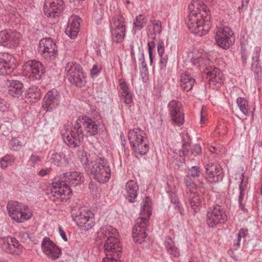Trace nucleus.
Segmentation results:
<instances>
[{"label": "nucleus", "instance_id": "obj_1", "mask_svg": "<svg viewBox=\"0 0 262 262\" xmlns=\"http://www.w3.org/2000/svg\"><path fill=\"white\" fill-rule=\"evenodd\" d=\"M84 179L83 174L79 171H70L62 174L58 180L52 183L50 192H48L49 198L57 203L67 201L72 193L71 187L80 185Z\"/></svg>", "mask_w": 262, "mask_h": 262}, {"label": "nucleus", "instance_id": "obj_2", "mask_svg": "<svg viewBox=\"0 0 262 262\" xmlns=\"http://www.w3.org/2000/svg\"><path fill=\"white\" fill-rule=\"evenodd\" d=\"M84 132L87 136H94L98 132V126L95 121L86 117L77 119L70 129H67L62 134V138L68 146L78 147L83 140Z\"/></svg>", "mask_w": 262, "mask_h": 262}, {"label": "nucleus", "instance_id": "obj_3", "mask_svg": "<svg viewBox=\"0 0 262 262\" xmlns=\"http://www.w3.org/2000/svg\"><path fill=\"white\" fill-rule=\"evenodd\" d=\"M97 234V239L105 241L104 250L106 256L113 255L121 257L122 247L117 237L118 232L116 229L112 226L106 225L101 227Z\"/></svg>", "mask_w": 262, "mask_h": 262}, {"label": "nucleus", "instance_id": "obj_4", "mask_svg": "<svg viewBox=\"0 0 262 262\" xmlns=\"http://www.w3.org/2000/svg\"><path fill=\"white\" fill-rule=\"evenodd\" d=\"M151 211V199L146 196L142 205L140 216L136 219V223L133 228V237L135 243L141 244L146 237V230Z\"/></svg>", "mask_w": 262, "mask_h": 262}, {"label": "nucleus", "instance_id": "obj_5", "mask_svg": "<svg viewBox=\"0 0 262 262\" xmlns=\"http://www.w3.org/2000/svg\"><path fill=\"white\" fill-rule=\"evenodd\" d=\"M210 15L206 12L189 13L186 20L188 29L194 34L203 36L206 34L211 28Z\"/></svg>", "mask_w": 262, "mask_h": 262}, {"label": "nucleus", "instance_id": "obj_6", "mask_svg": "<svg viewBox=\"0 0 262 262\" xmlns=\"http://www.w3.org/2000/svg\"><path fill=\"white\" fill-rule=\"evenodd\" d=\"M86 170L100 183L108 182L111 176L109 164L104 158H98L94 162L89 164Z\"/></svg>", "mask_w": 262, "mask_h": 262}, {"label": "nucleus", "instance_id": "obj_7", "mask_svg": "<svg viewBox=\"0 0 262 262\" xmlns=\"http://www.w3.org/2000/svg\"><path fill=\"white\" fill-rule=\"evenodd\" d=\"M128 138L136 155L142 156L149 150V144L145 132L139 128H134L128 132Z\"/></svg>", "mask_w": 262, "mask_h": 262}, {"label": "nucleus", "instance_id": "obj_8", "mask_svg": "<svg viewBox=\"0 0 262 262\" xmlns=\"http://www.w3.org/2000/svg\"><path fill=\"white\" fill-rule=\"evenodd\" d=\"M65 73L68 80L79 88H82L86 83V77L81 66L74 62H68L65 67Z\"/></svg>", "mask_w": 262, "mask_h": 262}, {"label": "nucleus", "instance_id": "obj_9", "mask_svg": "<svg viewBox=\"0 0 262 262\" xmlns=\"http://www.w3.org/2000/svg\"><path fill=\"white\" fill-rule=\"evenodd\" d=\"M7 208L10 217L18 223L28 220L32 216V212L27 206L16 201L9 202Z\"/></svg>", "mask_w": 262, "mask_h": 262}, {"label": "nucleus", "instance_id": "obj_10", "mask_svg": "<svg viewBox=\"0 0 262 262\" xmlns=\"http://www.w3.org/2000/svg\"><path fill=\"white\" fill-rule=\"evenodd\" d=\"M72 216L73 221L82 230L88 231L94 225V214L88 209L81 208L76 213L73 212Z\"/></svg>", "mask_w": 262, "mask_h": 262}, {"label": "nucleus", "instance_id": "obj_11", "mask_svg": "<svg viewBox=\"0 0 262 262\" xmlns=\"http://www.w3.org/2000/svg\"><path fill=\"white\" fill-rule=\"evenodd\" d=\"M125 19L120 15L114 16L111 20L110 28L111 29L113 40L117 43L121 42L125 36Z\"/></svg>", "mask_w": 262, "mask_h": 262}, {"label": "nucleus", "instance_id": "obj_12", "mask_svg": "<svg viewBox=\"0 0 262 262\" xmlns=\"http://www.w3.org/2000/svg\"><path fill=\"white\" fill-rule=\"evenodd\" d=\"M23 68L24 71L33 81L40 80L45 73L43 65L40 62L35 60H29L25 62Z\"/></svg>", "mask_w": 262, "mask_h": 262}, {"label": "nucleus", "instance_id": "obj_13", "mask_svg": "<svg viewBox=\"0 0 262 262\" xmlns=\"http://www.w3.org/2000/svg\"><path fill=\"white\" fill-rule=\"evenodd\" d=\"M232 30L228 27H219L216 29L215 40L219 46L224 49H229L234 40Z\"/></svg>", "mask_w": 262, "mask_h": 262}, {"label": "nucleus", "instance_id": "obj_14", "mask_svg": "<svg viewBox=\"0 0 262 262\" xmlns=\"http://www.w3.org/2000/svg\"><path fill=\"white\" fill-rule=\"evenodd\" d=\"M227 220V216L225 211L220 206H216L207 212L206 221L210 228H214L217 225L223 224Z\"/></svg>", "mask_w": 262, "mask_h": 262}, {"label": "nucleus", "instance_id": "obj_15", "mask_svg": "<svg viewBox=\"0 0 262 262\" xmlns=\"http://www.w3.org/2000/svg\"><path fill=\"white\" fill-rule=\"evenodd\" d=\"M39 49L42 56L47 60L52 61L58 56V50L52 38H44L39 43Z\"/></svg>", "mask_w": 262, "mask_h": 262}, {"label": "nucleus", "instance_id": "obj_16", "mask_svg": "<svg viewBox=\"0 0 262 262\" xmlns=\"http://www.w3.org/2000/svg\"><path fill=\"white\" fill-rule=\"evenodd\" d=\"M61 101L60 93L55 89L49 91L45 95L42 107L46 112H52L59 105Z\"/></svg>", "mask_w": 262, "mask_h": 262}, {"label": "nucleus", "instance_id": "obj_17", "mask_svg": "<svg viewBox=\"0 0 262 262\" xmlns=\"http://www.w3.org/2000/svg\"><path fill=\"white\" fill-rule=\"evenodd\" d=\"M41 248L42 252L52 260L58 259L61 253V249L48 237L43 238Z\"/></svg>", "mask_w": 262, "mask_h": 262}, {"label": "nucleus", "instance_id": "obj_18", "mask_svg": "<svg viewBox=\"0 0 262 262\" xmlns=\"http://www.w3.org/2000/svg\"><path fill=\"white\" fill-rule=\"evenodd\" d=\"M168 109L171 120L174 123L180 125L184 123V114L181 103L172 100L168 104Z\"/></svg>", "mask_w": 262, "mask_h": 262}, {"label": "nucleus", "instance_id": "obj_19", "mask_svg": "<svg viewBox=\"0 0 262 262\" xmlns=\"http://www.w3.org/2000/svg\"><path fill=\"white\" fill-rule=\"evenodd\" d=\"M62 0H46L43 12L48 17L56 18L63 8Z\"/></svg>", "mask_w": 262, "mask_h": 262}, {"label": "nucleus", "instance_id": "obj_20", "mask_svg": "<svg viewBox=\"0 0 262 262\" xmlns=\"http://www.w3.org/2000/svg\"><path fill=\"white\" fill-rule=\"evenodd\" d=\"M206 177L210 183L217 182L222 180L221 167L216 163H209L206 167Z\"/></svg>", "mask_w": 262, "mask_h": 262}, {"label": "nucleus", "instance_id": "obj_21", "mask_svg": "<svg viewBox=\"0 0 262 262\" xmlns=\"http://www.w3.org/2000/svg\"><path fill=\"white\" fill-rule=\"evenodd\" d=\"M21 35L16 31L3 30L0 32V43L3 46L16 45L18 43Z\"/></svg>", "mask_w": 262, "mask_h": 262}, {"label": "nucleus", "instance_id": "obj_22", "mask_svg": "<svg viewBox=\"0 0 262 262\" xmlns=\"http://www.w3.org/2000/svg\"><path fill=\"white\" fill-rule=\"evenodd\" d=\"M3 249L7 253L19 255L23 252V246L14 237H8L3 244Z\"/></svg>", "mask_w": 262, "mask_h": 262}, {"label": "nucleus", "instance_id": "obj_23", "mask_svg": "<svg viewBox=\"0 0 262 262\" xmlns=\"http://www.w3.org/2000/svg\"><path fill=\"white\" fill-rule=\"evenodd\" d=\"M191 62L196 68H204L210 64V59L207 52L200 49L194 53Z\"/></svg>", "mask_w": 262, "mask_h": 262}, {"label": "nucleus", "instance_id": "obj_24", "mask_svg": "<svg viewBox=\"0 0 262 262\" xmlns=\"http://www.w3.org/2000/svg\"><path fill=\"white\" fill-rule=\"evenodd\" d=\"M207 74L209 84L214 89L220 88L223 83V73L219 69L211 68L210 70L207 72Z\"/></svg>", "mask_w": 262, "mask_h": 262}, {"label": "nucleus", "instance_id": "obj_25", "mask_svg": "<svg viewBox=\"0 0 262 262\" xmlns=\"http://www.w3.org/2000/svg\"><path fill=\"white\" fill-rule=\"evenodd\" d=\"M190 145V140L186 136V139L184 137L182 140V151L184 156L190 158L192 156L196 157L202 154V149L199 144L194 145L191 149H189Z\"/></svg>", "mask_w": 262, "mask_h": 262}, {"label": "nucleus", "instance_id": "obj_26", "mask_svg": "<svg viewBox=\"0 0 262 262\" xmlns=\"http://www.w3.org/2000/svg\"><path fill=\"white\" fill-rule=\"evenodd\" d=\"M139 186L137 183L134 180H129L125 186L124 195L125 198L131 203L135 202L139 192Z\"/></svg>", "mask_w": 262, "mask_h": 262}, {"label": "nucleus", "instance_id": "obj_27", "mask_svg": "<svg viewBox=\"0 0 262 262\" xmlns=\"http://www.w3.org/2000/svg\"><path fill=\"white\" fill-rule=\"evenodd\" d=\"M81 19L77 16H71L66 29V33L71 38H74L79 31Z\"/></svg>", "mask_w": 262, "mask_h": 262}, {"label": "nucleus", "instance_id": "obj_28", "mask_svg": "<svg viewBox=\"0 0 262 262\" xmlns=\"http://www.w3.org/2000/svg\"><path fill=\"white\" fill-rule=\"evenodd\" d=\"M12 56L8 53L0 55V75H6L11 73L12 71L11 65Z\"/></svg>", "mask_w": 262, "mask_h": 262}, {"label": "nucleus", "instance_id": "obj_29", "mask_svg": "<svg viewBox=\"0 0 262 262\" xmlns=\"http://www.w3.org/2000/svg\"><path fill=\"white\" fill-rule=\"evenodd\" d=\"M7 85L8 94L14 97H19L24 91V85L19 81L8 80Z\"/></svg>", "mask_w": 262, "mask_h": 262}, {"label": "nucleus", "instance_id": "obj_30", "mask_svg": "<svg viewBox=\"0 0 262 262\" xmlns=\"http://www.w3.org/2000/svg\"><path fill=\"white\" fill-rule=\"evenodd\" d=\"M164 245L167 254L170 256L171 258H178L180 256V250L175 245L173 240L170 236L165 237Z\"/></svg>", "mask_w": 262, "mask_h": 262}, {"label": "nucleus", "instance_id": "obj_31", "mask_svg": "<svg viewBox=\"0 0 262 262\" xmlns=\"http://www.w3.org/2000/svg\"><path fill=\"white\" fill-rule=\"evenodd\" d=\"M188 9L190 13L194 12L198 14L206 12L207 14L210 15V11L208 10L207 6L201 0H192L188 5Z\"/></svg>", "mask_w": 262, "mask_h": 262}, {"label": "nucleus", "instance_id": "obj_32", "mask_svg": "<svg viewBox=\"0 0 262 262\" xmlns=\"http://www.w3.org/2000/svg\"><path fill=\"white\" fill-rule=\"evenodd\" d=\"M195 82V79L190 75L182 73L180 76V85L181 88L186 92H188L192 88Z\"/></svg>", "mask_w": 262, "mask_h": 262}, {"label": "nucleus", "instance_id": "obj_33", "mask_svg": "<svg viewBox=\"0 0 262 262\" xmlns=\"http://www.w3.org/2000/svg\"><path fill=\"white\" fill-rule=\"evenodd\" d=\"M186 194L190 207L193 209L194 211H196V209H197L201 204L200 195L195 191H192L191 192H187Z\"/></svg>", "mask_w": 262, "mask_h": 262}, {"label": "nucleus", "instance_id": "obj_34", "mask_svg": "<svg viewBox=\"0 0 262 262\" xmlns=\"http://www.w3.org/2000/svg\"><path fill=\"white\" fill-rule=\"evenodd\" d=\"M236 103L240 111L244 115L246 116L250 115V107L248 101L245 98L238 97L236 100Z\"/></svg>", "mask_w": 262, "mask_h": 262}, {"label": "nucleus", "instance_id": "obj_35", "mask_svg": "<svg viewBox=\"0 0 262 262\" xmlns=\"http://www.w3.org/2000/svg\"><path fill=\"white\" fill-rule=\"evenodd\" d=\"M49 161L52 164L60 166L64 160V156L62 154L57 153L54 151L49 154Z\"/></svg>", "mask_w": 262, "mask_h": 262}, {"label": "nucleus", "instance_id": "obj_36", "mask_svg": "<svg viewBox=\"0 0 262 262\" xmlns=\"http://www.w3.org/2000/svg\"><path fill=\"white\" fill-rule=\"evenodd\" d=\"M41 96V92L40 89L35 86L30 88L26 94V97L31 99L32 101L38 100L40 99Z\"/></svg>", "mask_w": 262, "mask_h": 262}, {"label": "nucleus", "instance_id": "obj_37", "mask_svg": "<svg viewBox=\"0 0 262 262\" xmlns=\"http://www.w3.org/2000/svg\"><path fill=\"white\" fill-rule=\"evenodd\" d=\"M147 18L143 14L136 16L134 21V28L136 30H141L147 23Z\"/></svg>", "mask_w": 262, "mask_h": 262}, {"label": "nucleus", "instance_id": "obj_38", "mask_svg": "<svg viewBox=\"0 0 262 262\" xmlns=\"http://www.w3.org/2000/svg\"><path fill=\"white\" fill-rule=\"evenodd\" d=\"M153 33H151L148 38H151L152 40L156 39V36L161 33L162 31L161 22L159 20H155L152 21Z\"/></svg>", "mask_w": 262, "mask_h": 262}, {"label": "nucleus", "instance_id": "obj_39", "mask_svg": "<svg viewBox=\"0 0 262 262\" xmlns=\"http://www.w3.org/2000/svg\"><path fill=\"white\" fill-rule=\"evenodd\" d=\"M193 178L188 175H186L184 178V183L187 187L186 192H191L194 191L196 188V185L194 182Z\"/></svg>", "mask_w": 262, "mask_h": 262}, {"label": "nucleus", "instance_id": "obj_40", "mask_svg": "<svg viewBox=\"0 0 262 262\" xmlns=\"http://www.w3.org/2000/svg\"><path fill=\"white\" fill-rule=\"evenodd\" d=\"M251 70L254 72L256 79H259L261 76L262 68L259 62H252Z\"/></svg>", "mask_w": 262, "mask_h": 262}, {"label": "nucleus", "instance_id": "obj_41", "mask_svg": "<svg viewBox=\"0 0 262 262\" xmlns=\"http://www.w3.org/2000/svg\"><path fill=\"white\" fill-rule=\"evenodd\" d=\"M14 159L13 156L6 155L0 161V166L2 168H5L14 162Z\"/></svg>", "mask_w": 262, "mask_h": 262}, {"label": "nucleus", "instance_id": "obj_42", "mask_svg": "<svg viewBox=\"0 0 262 262\" xmlns=\"http://www.w3.org/2000/svg\"><path fill=\"white\" fill-rule=\"evenodd\" d=\"M201 173L200 167L199 166H192L188 170L187 175L192 177L193 179L198 178Z\"/></svg>", "mask_w": 262, "mask_h": 262}, {"label": "nucleus", "instance_id": "obj_43", "mask_svg": "<svg viewBox=\"0 0 262 262\" xmlns=\"http://www.w3.org/2000/svg\"><path fill=\"white\" fill-rule=\"evenodd\" d=\"M10 148L14 150H18L22 146L21 142L17 138H12L9 142Z\"/></svg>", "mask_w": 262, "mask_h": 262}, {"label": "nucleus", "instance_id": "obj_44", "mask_svg": "<svg viewBox=\"0 0 262 262\" xmlns=\"http://www.w3.org/2000/svg\"><path fill=\"white\" fill-rule=\"evenodd\" d=\"M119 96L125 104H129L132 103L133 94L131 92L120 94Z\"/></svg>", "mask_w": 262, "mask_h": 262}, {"label": "nucleus", "instance_id": "obj_45", "mask_svg": "<svg viewBox=\"0 0 262 262\" xmlns=\"http://www.w3.org/2000/svg\"><path fill=\"white\" fill-rule=\"evenodd\" d=\"M235 179H239L240 180L239 184V188L240 190V195L239 196V201L241 202L242 201L243 196L242 195V191L244 190V187L243 186V183H244V174L243 173H237L235 174Z\"/></svg>", "mask_w": 262, "mask_h": 262}, {"label": "nucleus", "instance_id": "obj_46", "mask_svg": "<svg viewBox=\"0 0 262 262\" xmlns=\"http://www.w3.org/2000/svg\"><path fill=\"white\" fill-rule=\"evenodd\" d=\"M41 161V158L36 155H32L28 160V165L31 167H35V165Z\"/></svg>", "mask_w": 262, "mask_h": 262}, {"label": "nucleus", "instance_id": "obj_47", "mask_svg": "<svg viewBox=\"0 0 262 262\" xmlns=\"http://www.w3.org/2000/svg\"><path fill=\"white\" fill-rule=\"evenodd\" d=\"M120 91L119 95L130 92L129 90L128 84L123 79H119Z\"/></svg>", "mask_w": 262, "mask_h": 262}, {"label": "nucleus", "instance_id": "obj_48", "mask_svg": "<svg viewBox=\"0 0 262 262\" xmlns=\"http://www.w3.org/2000/svg\"><path fill=\"white\" fill-rule=\"evenodd\" d=\"M101 68L98 64H94L91 70H90V74L92 78H94L96 77L98 74L100 73Z\"/></svg>", "mask_w": 262, "mask_h": 262}, {"label": "nucleus", "instance_id": "obj_49", "mask_svg": "<svg viewBox=\"0 0 262 262\" xmlns=\"http://www.w3.org/2000/svg\"><path fill=\"white\" fill-rule=\"evenodd\" d=\"M260 52V48L258 47H255L254 49L252 56V62H259V56Z\"/></svg>", "mask_w": 262, "mask_h": 262}, {"label": "nucleus", "instance_id": "obj_50", "mask_svg": "<svg viewBox=\"0 0 262 262\" xmlns=\"http://www.w3.org/2000/svg\"><path fill=\"white\" fill-rule=\"evenodd\" d=\"M160 69L161 70H164L167 64L168 58L167 55L160 56Z\"/></svg>", "mask_w": 262, "mask_h": 262}, {"label": "nucleus", "instance_id": "obj_51", "mask_svg": "<svg viewBox=\"0 0 262 262\" xmlns=\"http://www.w3.org/2000/svg\"><path fill=\"white\" fill-rule=\"evenodd\" d=\"M157 51L159 56L164 55V43L162 40H160L158 41L157 45Z\"/></svg>", "mask_w": 262, "mask_h": 262}, {"label": "nucleus", "instance_id": "obj_52", "mask_svg": "<svg viewBox=\"0 0 262 262\" xmlns=\"http://www.w3.org/2000/svg\"><path fill=\"white\" fill-rule=\"evenodd\" d=\"M120 257H117L116 255L106 256L104 257L102 262H121L119 259Z\"/></svg>", "mask_w": 262, "mask_h": 262}, {"label": "nucleus", "instance_id": "obj_53", "mask_svg": "<svg viewBox=\"0 0 262 262\" xmlns=\"http://www.w3.org/2000/svg\"><path fill=\"white\" fill-rule=\"evenodd\" d=\"M140 75L143 82H146L148 79V69L140 70Z\"/></svg>", "mask_w": 262, "mask_h": 262}, {"label": "nucleus", "instance_id": "obj_54", "mask_svg": "<svg viewBox=\"0 0 262 262\" xmlns=\"http://www.w3.org/2000/svg\"><path fill=\"white\" fill-rule=\"evenodd\" d=\"M19 237L21 242L25 243L27 242L28 241L30 240V237L29 234L27 232H19Z\"/></svg>", "mask_w": 262, "mask_h": 262}, {"label": "nucleus", "instance_id": "obj_55", "mask_svg": "<svg viewBox=\"0 0 262 262\" xmlns=\"http://www.w3.org/2000/svg\"><path fill=\"white\" fill-rule=\"evenodd\" d=\"M139 61H141L140 64V70L148 69L145 60L144 55L143 53L141 54V57L139 58Z\"/></svg>", "mask_w": 262, "mask_h": 262}, {"label": "nucleus", "instance_id": "obj_56", "mask_svg": "<svg viewBox=\"0 0 262 262\" xmlns=\"http://www.w3.org/2000/svg\"><path fill=\"white\" fill-rule=\"evenodd\" d=\"M170 201L174 204L177 207H179L180 201L178 197L174 194L172 193L170 195Z\"/></svg>", "mask_w": 262, "mask_h": 262}, {"label": "nucleus", "instance_id": "obj_57", "mask_svg": "<svg viewBox=\"0 0 262 262\" xmlns=\"http://www.w3.org/2000/svg\"><path fill=\"white\" fill-rule=\"evenodd\" d=\"M149 39H150V41L149 40L147 43L148 51V53H152V51L155 49L156 45L154 41V40H152L151 38H149Z\"/></svg>", "mask_w": 262, "mask_h": 262}, {"label": "nucleus", "instance_id": "obj_58", "mask_svg": "<svg viewBox=\"0 0 262 262\" xmlns=\"http://www.w3.org/2000/svg\"><path fill=\"white\" fill-rule=\"evenodd\" d=\"M241 57L243 63L245 64L247 63L248 55L246 52V50L244 49H242L241 50Z\"/></svg>", "mask_w": 262, "mask_h": 262}, {"label": "nucleus", "instance_id": "obj_59", "mask_svg": "<svg viewBox=\"0 0 262 262\" xmlns=\"http://www.w3.org/2000/svg\"><path fill=\"white\" fill-rule=\"evenodd\" d=\"M247 229L242 228L239 231L237 236L242 238V237H245L247 235Z\"/></svg>", "mask_w": 262, "mask_h": 262}, {"label": "nucleus", "instance_id": "obj_60", "mask_svg": "<svg viewBox=\"0 0 262 262\" xmlns=\"http://www.w3.org/2000/svg\"><path fill=\"white\" fill-rule=\"evenodd\" d=\"M7 108L6 102L0 98V111H5Z\"/></svg>", "mask_w": 262, "mask_h": 262}, {"label": "nucleus", "instance_id": "obj_61", "mask_svg": "<svg viewBox=\"0 0 262 262\" xmlns=\"http://www.w3.org/2000/svg\"><path fill=\"white\" fill-rule=\"evenodd\" d=\"M59 233L62 238L66 242L68 241L66 234L61 226L58 227Z\"/></svg>", "mask_w": 262, "mask_h": 262}, {"label": "nucleus", "instance_id": "obj_62", "mask_svg": "<svg viewBox=\"0 0 262 262\" xmlns=\"http://www.w3.org/2000/svg\"><path fill=\"white\" fill-rule=\"evenodd\" d=\"M49 171V170H48L47 169H41L39 171V174L41 176H45V175H46L48 173Z\"/></svg>", "mask_w": 262, "mask_h": 262}, {"label": "nucleus", "instance_id": "obj_63", "mask_svg": "<svg viewBox=\"0 0 262 262\" xmlns=\"http://www.w3.org/2000/svg\"><path fill=\"white\" fill-rule=\"evenodd\" d=\"M149 54V61H150V64H152L154 60V56L152 52L148 53Z\"/></svg>", "mask_w": 262, "mask_h": 262}, {"label": "nucleus", "instance_id": "obj_64", "mask_svg": "<svg viewBox=\"0 0 262 262\" xmlns=\"http://www.w3.org/2000/svg\"><path fill=\"white\" fill-rule=\"evenodd\" d=\"M241 241V238L237 236V239L235 241V242L234 243V245L238 246L240 244Z\"/></svg>", "mask_w": 262, "mask_h": 262}]
</instances>
